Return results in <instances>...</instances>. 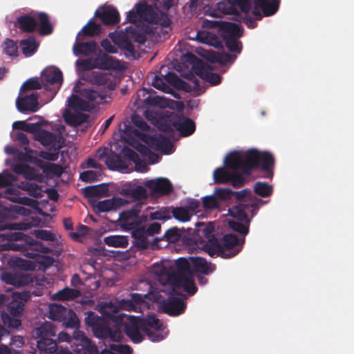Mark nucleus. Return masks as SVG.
Segmentation results:
<instances>
[{
  "instance_id": "1",
  "label": "nucleus",
  "mask_w": 354,
  "mask_h": 354,
  "mask_svg": "<svg viewBox=\"0 0 354 354\" xmlns=\"http://www.w3.org/2000/svg\"><path fill=\"white\" fill-rule=\"evenodd\" d=\"M189 261L185 258H179L176 261V267L162 266L156 270L158 281L162 286H170L171 291L182 288L189 295H194L197 288L193 279V270Z\"/></svg>"
},
{
  "instance_id": "2",
  "label": "nucleus",
  "mask_w": 354,
  "mask_h": 354,
  "mask_svg": "<svg viewBox=\"0 0 354 354\" xmlns=\"http://www.w3.org/2000/svg\"><path fill=\"white\" fill-rule=\"evenodd\" d=\"M275 158L270 151H259L254 148L246 151V175H250L253 171L259 169L265 173L264 178L272 179Z\"/></svg>"
},
{
  "instance_id": "3",
  "label": "nucleus",
  "mask_w": 354,
  "mask_h": 354,
  "mask_svg": "<svg viewBox=\"0 0 354 354\" xmlns=\"http://www.w3.org/2000/svg\"><path fill=\"white\" fill-rule=\"evenodd\" d=\"M163 286L158 291H150V299L160 303L162 311L170 316H178L183 314L186 308V304L183 299L176 296L179 295L178 288L176 292L171 291V286Z\"/></svg>"
},
{
  "instance_id": "4",
  "label": "nucleus",
  "mask_w": 354,
  "mask_h": 354,
  "mask_svg": "<svg viewBox=\"0 0 354 354\" xmlns=\"http://www.w3.org/2000/svg\"><path fill=\"white\" fill-rule=\"evenodd\" d=\"M73 92L78 93L84 98L72 94L68 100V106L75 111H91L101 104L105 98V95L90 88H80L77 84L73 87Z\"/></svg>"
},
{
  "instance_id": "5",
  "label": "nucleus",
  "mask_w": 354,
  "mask_h": 354,
  "mask_svg": "<svg viewBox=\"0 0 354 354\" xmlns=\"http://www.w3.org/2000/svg\"><path fill=\"white\" fill-rule=\"evenodd\" d=\"M212 241L209 256L220 257L223 259H230L237 255L243 249L245 238H239L234 234H225L221 241L214 239Z\"/></svg>"
},
{
  "instance_id": "6",
  "label": "nucleus",
  "mask_w": 354,
  "mask_h": 354,
  "mask_svg": "<svg viewBox=\"0 0 354 354\" xmlns=\"http://www.w3.org/2000/svg\"><path fill=\"white\" fill-rule=\"evenodd\" d=\"M185 61L192 64L194 73L210 83L212 85L218 84L221 81V77L218 73H213L209 65L198 58L192 53H187L184 55Z\"/></svg>"
},
{
  "instance_id": "7",
  "label": "nucleus",
  "mask_w": 354,
  "mask_h": 354,
  "mask_svg": "<svg viewBox=\"0 0 354 354\" xmlns=\"http://www.w3.org/2000/svg\"><path fill=\"white\" fill-rule=\"evenodd\" d=\"M146 317L131 316L124 324V332L130 339L135 344L140 343L143 336L140 330L145 333L146 327L151 323Z\"/></svg>"
},
{
  "instance_id": "8",
  "label": "nucleus",
  "mask_w": 354,
  "mask_h": 354,
  "mask_svg": "<svg viewBox=\"0 0 354 354\" xmlns=\"http://www.w3.org/2000/svg\"><path fill=\"white\" fill-rule=\"evenodd\" d=\"M71 347L77 354H98L97 346L81 330H75L73 333Z\"/></svg>"
},
{
  "instance_id": "9",
  "label": "nucleus",
  "mask_w": 354,
  "mask_h": 354,
  "mask_svg": "<svg viewBox=\"0 0 354 354\" xmlns=\"http://www.w3.org/2000/svg\"><path fill=\"white\" fill-rule=\"evenodd\" d=\"M41 83L46 91L55 95L63 83L62 71L55 68H47L41 73Z\"/></svg>"
},
{
  "instance_id": "10",
  "label": "nucleus",
  "mask_w": 354,
  "mask_h": 354,
  "mask_svg": "<svg viewBox=\"0 0 354 354\" xmlns=\"http://www.w3.org/2000/svg\"><path fill=\"white\" fill-rule=\"evenodd\" d=\"M195 234L201 239V248L205 251L209 255L211 252L212 241L214 239H218L214 234V225L212 223L205 224L203 222H197L195 224Z\"/></svg>"
},
{
  "instance_id": "11",
  "label": "nucleus",
  "mask_w": 354,
  "mask_h": 354,
  "mask_svg": "<svg viewBox=\"0 0 354 354\" xmlns=\"http://www.w3.org/2000/svg\"><path fill=\"white\" fill-rule=\"evenodd\" d=\"M143 205V203H137L131 209L122 212L120 216L122 225L133 229L135 226H138L145 222L147 220V216H142L140 218L138 216Z\"/></svg>"
},
{
  "instance_id": "12",
  "label": "nucleus",
  "mask_w": 354,
  "mask_h": 354,
  "mask_svg": "<svg viewBox=\"0 0 354 354\" xmlns=\"http://www.w3.org/2000/svg\"><path fill=\"white\" fill-rule=\"evenodd\" d=\"M29 291L13 292L12 299L8 304L7 310L15 317H19L24 310L25 303L30 299Z\"/></svg>"
},
{
  "instance_id": "13",
  "label": "nucleus",
  "mask_w": 354,
  "mask_h": 354,
  "mask_svg": "<svg viewBox=\"0 0 354 354\" xmlns=\"http://www.w3.org/2000/svg\"><path fill=\"white\" fill-rule=\"evenodd\" d=\"M1 279L6 283L15 287H21L32 283L35 278L32 274L22 272H6L2 274Z\"/></svg>"
},
{
  "instance_id": "14",
  "label": "nucleus",
  "mask_w": 354,
  "mask_h": 354,
  "mask_svg": "<svg viewBox=\"0 0 354 354\" xmlns=\"http://www.w3.org/2000/svg\"><path fill=\"white\" fill-rule=\"evenodd\" d=\"M149 147L154 150L159 151L165 154L172 152L173 144L169 138L162 134L147 137L145 140Z\"/></svg>"
},
{
  "instance_id": "15",
  "label": "nucleus",
  "mask_w": 354,
  "mask_h": 354,
  "mask_svg": "<svg viewBox=\"0 0 354 354\" xmlns=\"http://www.w3.org/2000/svg\"><path fill=\"white\" fill-rule=\"evenodd\" d=\"M86 80L92 84L104 86L110 91L115 87V78L111 73L91 71L87 74Z\"/></svg>"
},
{
  "instance_id": "16",
  "label": "nucleus",
  "mask_w": 354,
  "mask_h": 354,
  "mask_svg": "<svg viewBox=\"0 0 354 354\" xmlns=\"http://www.w3.org/2000/svg\"><path fill=\"white\" fill-rule=\"evenodd\" d=\"M147 320L150 321L151 323L146 327L145 333L147 335L149 339L152 342H160L164 339V335L162 333V324L156 315L153 313L149 314L147 316Z\"/></svg>"
},
{
  "instance_id": "17",
  "label": "nucleus",
  "mask_w": 354,
  "mask_h": 354,
  "mask_svg": "<svg viewBox=\"0 0 354 354\" xmlns=\"http://www.w3.org/2000/svg\"><path fill=\"white\" fill-rule=\"evenodd\" d=\"M225 166L233 170H241L245 174L246 151H234L227 154L224 160Z\"/></svg>"
},
{
  "instance_id": "18",
  "label": "nucleus",
  "mask_w": 354,
  "mask_h": 354,
  "mask_svg": "<svg viewBox=\"0 0 354 354\" xmlns=\"http://www.w3.org/2000/svg\"><path fill=\"white\" fill-rule=\"evenodd\" d=\"M136 7V12L133 10H131L127 13V18L129 21L133 23L137 21L138 16L147 21H153L154 11L151 6L145 3H137Z\"/></svg>"
},
{
  "instance_id": "19",
  "label": "nucleus",
  "mask_w": 354,
  "mask_h": 354,
  "mask_svg": "<svg viewBox=\"0 0 354 354\" xmlns=\"http://www.w3.org/2000/svg\"><path fill=\"white\" fill-rule=\"evenodd\" d=\"M171 124L183 137L191 136L196 130L195 122L192 119L184 116L174 115V120Z\"/></svg>"
},
{
  "instance_id": "20",
  "label": "nucleus",
  "mask_w": 354,
  "mask_h": 354,
  "mask_svg": "<svg viewBox=\"0 0 354 354\" xmlns=\"http://www.w3.org/2000/svg\"><path fill=\"white\" fill-rule=\"evenodd\" d=\"M38 97L37 93H32L30 95L22 97L19 96L16 100V106L21 113L36 112L39 109Z\"/></svg>"
},
{
  "instance_id": "21",
  "label": "nucleus",
  "mask_w": 354,
  "mask_h": 354,
  "mask_svg": "<svg viewBox=\"0 0 354 354\" xmlns=\"http://www.w3.org/2000/svg\"><path fill=\"white\" fill-rule=\"evenodd\" d=\"M147 295L144 297L139 293H131L129 299H121L118 305L122 310L133 312H139L141 310L142 306L145 304V298Z\"/></svg>"
},
{
  "instance_id": "22",
  "label": "nucleus",
  "mask_w": 354,
  "mask_h": 354,
  "mask_svg": "<svg viewBox=\"0 0 354 354\" xmlns=\"http://www.w3.org/2000/svg\"><path fill=\"white\" fill-rule=\"evenodd\" d=\"M95 16L100 18L105 26H113L120 21V14L116 8L113 6H108L102 11L96 10Z\"/></svg>"
},
{
  "instance_id": "23",
  "label": "nucleus",
  "mask_w": 354,
  "mask_h": 354,
  "mask_svg": "<svg viewBox=\"0 0 354 354\" xmlns=\"http://www.w3.org/2000/svg\"><path fill=\"white\" fill-rule=\"evenodd\" d=\"M36 140L43 146L54 151H59L62 146L58 143L57 136L55 133L46 130L39 131L35 136Z\"/></svg>"
},
{
  "instance_id": "24",
  "label": "nucleus",
  "mask_w": 354,
  "mask_h": 354,
  "mask_svg": "<svg viewBox=\"0 0 354 354\" xmlns=\"http://www.w3.org/2000/svg\"><path fill=\"white\" fill-rule=\"evenodd\" d=\"M145 185L153 192L160 195H167L173 191V185L167 178H159L156 180H149L146 181Z\"/></svg>"
},
{
  "instance_id": "25",
  "label": "nucleus",
  "mask_w": 354,
  "mask_h": 354,
  "mask_svg": "<svg viewBox=\"0 0 354 354\" xmlns=\"http://www.w3.org/2000/svg\"><path fill=\"white\" fill-rule=\"evenodd\" d=\"M94 66L102 70H120L122 68L119 60L106 53H103L94 59Z\"/></svg>"
},
{
  "instance_id": "26",
  "label": "nucleus",
  "mask_w": 354,
  "mask_h": 354,
  "mask_svg": "<svg viewBox=\"0 0 354 354\" xmlns=\"http://www.w3.org/2000/svg\"><path fill=\"white\" fill-rule=\"evenodd\" d=\"M97 49L98 46L96 41H89L84 42L83 40H77V38L73 46V53L76 56H88L95 53Z\"/></svg>"
},
{
  "instance_id": "27",
  "label": "nucleus",
  "mask_w": 354,
  "mask_h": 354,
  "mask_svg": "<svg viewBox=\"0 0 354 354\" xmlns=\"http://www.w3.org/2000/svg\"><path fill=\"white\" fill-rule=\"evenodd\" d=\"M12 170L17 174L23 175L27 180L42 182L44 178L41 174L36 172L35 168L26 164L17 163Z\"/></svg>"
},
{
  "instance_id": "28",
  "label": "nucleus",
  "mask_w": 354,
  "mask_h": 354,
  "mask_svg": "<svg viewBox=\"0 0 354 354\" xmlns=\"http://www.w3.org/2000/svg\"><path fill=\"white\" fill-rule=\"evenodd\" d=\"M18 27L24 32H33L38 26L36 21L35 12L19 16L17 19Z\"/></svg>"
},
{
  "instance_id": "29",
  "label": "nucleus",
  "mask_w": 354,
  "mask_h": 354,
  "mask_svg": "<svg viewBox=\"0 0 354 354\" xmlns=\"http://www.w3.org/2000/svg\"><path fill=\"white\" fill-rule=\"evenodd\" d=\"M190 261L192 267L196 272L207 275L216 269L214 264L207 262L205 259L202 257H192Z\"/></svg>"
},
{
  "instance_id": "30",
  "label": "nucleus",
  "mask_w": 354,
  "mask_h": 354,
  "mask_svg": "<svg viewBox=\"0 0 354 354\" xmlns=\"http://www.w3.org/2000/svg\"><path fill=\"white\" fill-rule=\"evenodd\" d=\"M35 17L39 26V35H50L53 31V26L50 21L48 14L44 12H35Z\"/></svg>"
},
{
  "instance_id": "31",
  "label": "nucleus",
  "mask_w": 354,
  "mask_h": 354,
  "mask_svg": "<svg viewBox=\"0 0 354 354\" xmlns=\"http://www.w3.org/2000/svg\"><path fill=\"white\" fill-rule=\"evenodd\" d=\"M132 230V237L135 239L134 244L139 248L146 249L148 248V234L144 226H135Z\"/></svg>"
},
{
  "instance_id": "32",
  "label": "nucleus",
  "mask_w": 354,
  "mask_h": 354,
  "mask_svg": "<svg viewBox=\"0 0 354 354\" xmlns=\"http://www.w3.org/2000/svg\"><path fill=\"white\" fill-rule=\"evenodd\" d=\"M280 0L264 1L255 0L254 6L256 8H260L266 17L273 15L279 8Z\"/></svg>"
},
{
  "instance_id": "33",
  "label": "nucleus",
  "mask_w": 354,
  "mask_h": 354,
  "mask_svg": "<svg viewBox=\"0 0 354 354\" xmlns=\"http://www.w3.org/2000/svg\"><path fill=\"white\" fill-rule=\"evenodd\" d=\"M101 32V27L100 24H96L93 19H90L88 22L77 33V40H84L85 37H94L100 35Z\"/></svg>"
},
{
  "instance_id": "34",
  "label": "nucleus",
  "mask_w": 354,
  "mask_h": 354,
  "mask_svg": "<svg viewBox=\"0 0 354 354\" xmlns=\"http://www.w3.org/2000/svg\"><path fill=\"white\" fill-rule=\"evenodd\" d=\"M57 328L51 322H45L35 330L37 339L42 338H54L57 335Z\"/></svg>"
},
{
  "instance_id": "35",
  "label": "nucleus",
  "mask_w": 354,
  "mask_h": 354,
  "mask_svg": "<svg viewBox=\"0 0 354 354\" xmlns=\"http://www.w3.org/2000/svg\"><path fill=\"white\" fill-rule=\"evenodd\" d=\"M37 166L42 169L47 176H55L60 177L64 173V168L62 165L55 163L44 162L41 160H36Z\"/></svg>"
},
{
  "instance_id": "36",
  "label": "nucleus",
  "mask_w": 354,
  "mask_h": 354,
  "mask_svg": "<svg viewBox=\"0 0 354 354\" xmlns=\"http://www.w3.org/2000/svg\"><path fill=\"white\" fill-rule=\"evenodd\" d=\"M37 347L43 353H53L58 348L57 340L53 338H42L37 339Z\"/></svg>"
},
{
  "instance_id": "37",
  "label": "nucleus",
  "mask_w": 354,
  "mask_h": 354,
  "mask_svg": "<svg viewBox=\"0 0 354 354\" xmlns=\"http://www.w3.org/2000/svg\"><path fill=\"white\" fill-rule=\"evenodd\" d=\"M108 192V187L104 184L87 186L84 188V196L89 199L90 203L92 202L91 199L93 198L106 196Z\"/></svg>"
},
{
  "instance_id": "38",
  "label": "nucleus",
  "mask_w": 354,
  "mask_h": 354,
  "mask_svg": "<svg viewBox=\"0 0 354 354\" xmlns=\"http://www.w3.org/2000/svg\"><path fill=\"white\" fill-rule=\"evenodd\" d=\"M165 80L172 86L189 91L191 86L185 81L180 79L175 73L168 72L164 77Z\"/></svg>"
},
{
  "instance_id": "39",
  "label": "nucleus",
  "mask_w": 354,
  "mask_h": 354,
  "mask_svg": "<svg viewBox=\"0 0 354 354\" xmlns=\"http://www.w3.org/2000/svg\"><path fill=\"white\" fill-rule=\"evenodd\" d=\"M70 308L59 304H53L50 306L48 317L53 321L63 322L66 319Z\"/></svg>"
},
{
  "instance_id": "40",
  "label": "nucleus",
  "mask_w": 354,
  "mask_h": 354,
  "mask_svg": "<svg viewBox=\"0 0 354 354\" xmlns=\"http://www.w3.org/2000/svg\"><path fill=\"white\" fill-rule=\"evenodd\" d=\"M20 46L22 53L26 57H30L37 51L39 43L37 42L34 37H29L27 39L21 40Z\"/></svg>"
},
{
  "instance_id": "41",
  "label": "nucleus",
  "mask_w": 354,
  "mask_h": 354,
  "mask_svg": "<svg viewBox=\"0 0 354 354\" xmlns=\"http://www.w3.org/2000/svg\"><path fill=\"white\" fill-rule=\"evenodd\" d=\"M115 42L120 49L124 50L128 53V54L125 53L127 57H135L136 50L134 46L133 45L131 39L128 38L127 35H120L118 37L117 41Z\"/></svg>"
},
{
  "instance_id": "42",
  "label": "nucleus",
  "mask_w": 354,
  "mask_h": 354,
  "mask_svg": "<svg viewBox=\"0 0 354 354\" xmlns=\"http://www.w3.org/2000/svg\"><path fill=\"white\" fill-rule=\"evenodd\" d=\"M104 242L106 245L115 248H125L129 245V240L125 236L111 235L104 238Z\"/></svg>"
},
{
  "instance_id": "43",
  "label": "nucleus",
  "mask_w": 354,
  "mask_h": 354,
  "mask_svg": "<svg viewBox=\"0 0 354 354\" xmlns=\"http://www.w3.org/2000/svg\"><path fill=\"white\" fill-rule=\"evenodd\" d=\"M80 295L78 290L66 287L54 295V299L58 301H68L77 298Z\"/></svg>"
},
{
  "instance_id": "44",
  "label": "nucleus",
  "mask_w": 354,
  "mask_h": 354,
  "mask_svg": "<svg viewBox=\"0 0 354 354\" xmlns=\"http://www.w3.org/2000/svg\"><path fill=\"white\" fill-rule=\"evenodd\" d=\"M94 209L97 212H106L114 209L117 206L116 200L114 198L104 200L98 202H91Z\"/></svg>"
},
{
  "instance_id": "45",
  "label": "nucleus",
  "mask_w": 354,
  "mask_h": 354,
  "mask_svg": "<svg viewBox=\"0 0 354 354\" xmlns=\"http://www.w3.org/2000/svg\"><path fill=\"white\" fill-rule=\"evenodd\" d=\"M174 120V115L166 116L158 122V129L165 133L169 137H173L175 134L174 127L171 124Z\"/></svg>"
},
{
  "instance_id": "46",
  "label": "nucleus",
  "mask_w": 354,
  "mask_h": 354,
  "mask_svg": "<svg viewBox=\"0 0 354 354\" xmlns=\"http://www.w3.org/2000/svg\"><path fill=\"white\" fill-rule=\"evenodd\" d=\"M236 56H233L228 53H216L212 52L209 60L212 62H216L221 64H227L233 62Z\"/></svg>"
},
{
  "instance_id": "47",
  "label": "nucleus",
  "mask_w": 354,
  "mask_h": 354,
  "mask_svg": "<svg viewBox=\"0 0 354 354\" xmlns=\"http://www.w3.org/2000/svg\"><path fill=\"white\" fill-rule=\"evenodd\" d=\"M254 192L261 197H268L272 195L273 187L265 182L259 181L254 184Z\"/></svg>"
},
{
  "instance_id": "48",
  "label": "nucleus",
  "mask_w": 354,
  "mask_h": 354,
  "mask_svg": "<svg viewBox=\"0 0 354 354\" xmlns=\"http://www.w3.org/2000/svg\"><path fill=\"white\" fill-rule=\"evenodd\" d=\"M65 122L71 126L76 127L81 124L85 120V115L73 113L70 111H66L64 113Z\"/></svg>"
},
{
  "instance_id": "49",
  "label": "nucleus",
  "mask_w": 354,
  "mask_h": 354,
  "mask_svg": "<svg viewBox=\"0 0 354 354\" xmlns=\"http://www.w3.org/2000/svg\"><path fill=\"white\" fill-rule=\"evenodd\" d=\"M171 213L175 219L183 223L189 221L192 216L187 208L185 207H173Z\"/></svg>"
},
{
  "instance_id": "50",
  "label": "nucleus",
  "mask_w": 354,
  "mask_h": 354,
  "mask_svg": "<svg viewBox=\"0 0 354 354\" xmlns=\"http://www.w3.org/2000/svg\"><path fill=\"white\" fill-rule=\"evenodd\" d=\"M202 204L205 211H212L220 208L221 204L218 200L213 194L212 195L205 196L203 198Z\"/></svg>"
},
{
  "instance_id": "51",
  "label": "nucleus",
  "mask_w": 354,
  "mask_h": 354,
  "mask_svg": "<svg viewBox=\"0 0 354 354\" xmlns=\"http://www.w3.org/2000/svg\"><path fill=\"white\" fill-rule=\"evenodd\" d=\"M105 163L111 170H115L122 167V160L120 155L111 153L106 156Z\"/></svg>"
},
{
  "instance_id": "52",
  "label": "nucleus",
  "mask_w": 354,
  "mask_h": 354,
  "mask_svg": "<svg viewBox=\"0 0 354 354\" xmlns=\"http://www.w3.org/2000/svg\"><path fill=\"white\" fill-rule=\"evenodd\" d=\"M230 172L225 170L223 167H218L214 171V180L216 183H227L230 181Z\"/></svg>"
},
{
  "instance_id": "53",
  "label": "nucleus",
  "mask_w": 354,
  "mask_h": 354,
  "mask_svg": "<svg viewBox=\"0 0 354 354\" xmlns=\"http://www.w3.org/2000/svg\"><path fill=\"white\" fill-rule=\"evenodd\" d=\"M226 48L232 53H240L241 51V42L234 36H228L225 38Z\"/></svg>"
},
{
  "instance_id": "54",
  "label": "nucleus",
  "mask_w": 354,
  "mask_h": 354,
  "mask_svg": "<svg viewBox=\"0 0 354 354\" xmlns=\"http://www.w3.org/2000/svg\"><path fill=\"white\" fill-rule=\"evenodd\" d=\"M126 32L137 43L144 44L146 41V37L138 28L131 26L126 28Z\"/></svg>"
},
{
  "instance_id": "55",
  "label": "nucleus",
  "mask_w": 354,
  "mask_h": 354,
  "mask_svg": "<svg viewBox=\"0 0 354 354\" xmlns=\"http://www.w3.org/2000/svg\"><path fill=\"white\" fill-rule=\"evenodd\" d=\"M93 331L96 337L106 339L111 334V328L105 323L104 320H103V322L96 326L93 329Z\"/></svg>"
},
{
  "instance_id": "56",
  "label": "nucleus",
  "mask_w": 354,
  "mask_h": 354,
  "mask_svg": "<svg viewBox=\"0 0 354 354\" xmlns=\"http://www.w3.org/2000/svg\"><path fill=\"white\" fill-rule=\"evenodd\" d=\"M127 192L129 196L136 200L145 199L148 196L146 189L141 185L127 189Z\"/></svg>"
},
{
  "instance_id": "57",
  "label": "nucleus",
  "mask_w": 354,
  "mask_h": 354,
  "mask_svg": "<svg viewBox=\"0 0 354 354\" xmlns=\"http://www.w3.org/2000/svg\"><path fill=\"white\" fill-rule=\"evenodd\" d=\"M43 84L40 82L38 77H31L27 80L21 86V91L40 89Z\"/></svg>"
},
{
  "instance_id": "58",
  "label": "nucleus",
  "mask_w": 354,
  "mask_h": 354,
  "mask_svg": "<svg viewBox=\"0 0 354 354\" xmlns=\"http://www.w3.org/2000/svg\"><path fill=\"white\" fill-rule=\"evenodd\" d=\"M214 194L219 203L225 202L232 198V190L227 188H217L214 191Z\"/></svg>"
},
{
  "instance_id": "59",
  "label": "nucleus",
  "mask_w": 354,
  "mask_h": 354,
  "mask_svg": "<svg viewBox=\"0 0 354 354\" xmlns=\"http://www.w3.org/2000/svg\"><path fill=\"white\" fill-rule=\"evenodd\" d=\"M242 221H229V227L234 231L239 232L243 236H245L249 232V225L241 223Z\"/></svg>"
},
{
  "instance_id": "60",
  "label": "nucleus",
  "mask_w": 354,
  "mask_h": 354,
  "mask_svg": "<svg viewBox=\"0 0 354 354\" xmlns=\"http://www.w3.org/2000/svg\"><path fill=\"white\" fill-rule=\"evenodd\" d=\"M62 322L66 328H77L80 325V321L75 313L72 309L69 310L66 319L64 320Z\"/></svg>"
},
{
  "instance_id": "61",
  "label": "nucleus",
  "mask_w": 354,
  "mask_h": 354,
  "mask_svg": "<svg viewBox=\"0 0 354 354\" xmlns=\"http://www.w3.org/2000/svg\"><path fill=\"white\" fill-rule=\"evenodd\" d=\"M4 52L10 57H16L18 55V46L17 42L10 39H7L3 43Z\"/></svg>"
},
{
  "instance_id": "62",
  "label": "nucleus",
  "mask_w": 354,
  "mask_h": 354,
  "mask_svg": "<svg viewBox=\"0 0 354 354\" xmlns=\"http://www.w3.org/2000/svg\"><path fill=\"white\" fill-rule=\"evenodd\" d=\"M232 216L237 218L240 221L249 222L248 216L245 211L241 206H235L230 209Z\"/></svg>"
},
{
  "instance_id": "63",
  "label": "nucleus",
  "mask_w": 354,
  "mask_h": 354,
  "mask_svg": "<svg viewBox=\"0 0 354 354\" xmlns=\"http://www.w3.org/2000/svg\"><path fill=\"white\" fill-rule=\"evenodd\" d=\"M122 153L124 158L133 162L136 166L141 165L139 155L131 148L124 147L122 149Z\"/></svg>"
},
{
  "instance_id": "64",
  "label": "nucleus",
  "mask_w": 354,
  "mask_h": 354,
  "mask_svg": "<svg viewBox=\"0 0 354 354\" xmlns=\"http://www.w3.org/2000/svg\"><path fill=\"white\" fill-rule=\"evenodd\" d=\"M22 189L28 192L29 194L35 198L41 196V187L36 183H26Z\"/></svg>"
}]
</instances>
